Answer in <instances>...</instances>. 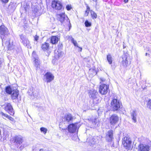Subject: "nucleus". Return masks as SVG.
Masks as SVG:
<instances>
[{"label": "nucleus", "instance_id": "nucleus-14", "mask_svg": "<svg viewBox=\"0 0 151 151\" xmlns=\"http://www.w3.org/2000/svg\"><path fill=\"white\" fill-rule=\"evenodd\" d=\"M73 118L72 115L70 114L65 115L64 117L63 118L62 121L65 122H68L72 121Z\"/></svg>", "mask_w": 151, "mask_h": 151}, {"label": "nucleus", "instance_id": "nucleus-51", "mask_svg": "<svg viewBox=\"0 0 151 151\" xmlns=\"http://www.w3.org/2000/svg\"><path fill=\"white\" fill-rule=\"evenodd\" d=\"M95 143H93V144H94Z\"/></svg>", "mask_w": 151, "mask_h": 151}, {"label": "nucleus", "instance_id": "nucleus-23", "mask_svg": "<svg viewBox=\"0 0 151 151\" xmlns=\"http://www.w3.org/2000/svg\"><path fill=\"white\" fill-rule=\"evenodd\" d=\"M49 46L48 43L45 42L42 45V48L44 50H47L48 49Z\"/></svg>", "mask_w": 151, "mask_h": 151}, {"label": "nucleus", "instance_id": "nucleus-25", "mask_svg": "<svg viewBox=\"0 0 151 151\" xmlns=\"http://www.w3.org/2000/svg\"><path fill=\"white\" fill-rule=\"evenodd\" d=\"M93 101L94 104H97L101 101V98L99 97H98L97 96L95 98L93 99Z\"/></svg>", "mask_w": 151, "mask_h": 151}, {"label": "nucleus", "instance_id": "nucleus-37", "mask_svg": "<svg viewBox=\"0 0 151 151\" xmlns=\"http://www.w3.org/2000/svg\"><path fill=\"white\" fill-rule=\"evenodd\" d=\"M7 118L9 119L10 120L12 121H13V119L12 117L11 116H9Z\"/></svg>", "mask_w": 151, "mask_h": 151}, {"label": "nucleus", "instance_id": "nucleus-20", "mask_svg": "<svg viewBox=\"0 0 151 151\" xmlns=\"http://www.w3.org/2000/svg\"><path fill=\"white\" fill-rule=\"evenodd\" d=\"M12 94L11 98L12 99H16L19 93L17 90H13L12 93L11 94Z\"/></svg>", "mask_w": 151, "mask_h": 151}, {"label": "nucleus", "instance_id": "nucleus-38", "mask_svg": "<svg viewBox=\"0 0 151 151\" xmlns=\"http://www.w3.org/2000/svg\"><path fill=\"white\" fill-rule=\"evenodd\" d=\"M100 79L101 80V81L103 82L104 81H105V79L103 77L100 78Z\"/></svg>", "mask_w": 151, "mask_h": 151}, {"label": "nucleus", "instance_id": "nucleus-4", "mask_svg": "<svg viewBox=\"0 0 151 151\" xmlns=\"http://www.w3.org/2000/svg\"><path fill=\"white\" fill-rule=\"evenodd\" d=\"M119 117L115 114L112 115L109 118V123L111 125L114 126L118 122Z\"/></svg>", "mask_w": 151, "mask_h": 151}, {"label": "nucleus", "instance_id": "nucleus-15", "mask_svg": "<svg viewBox=\"0 0 151 151\" xmlns=\"http://www.w3.org/2000/svg\"><path fill=\"white\" fill-rule=\"evenodd\" d=\"M88 94L89 97L93 99L97 96L98 92L96 90H92L89 91Z\"/></svg>", "mask_w": 151, "mask_h": 151}, {"label": "nucleus", "instance_id": "nucleus-29", "mask_svg": "<svg viewBox=\"0 0 151 151\" xmlns=\"http://www.w3.org/2000/svg\"><path fill=\"white\" fill-rule=\"evenodd\" d=\"M71 42L73 43L74 46H76L78 47H79L78 45V44L76 41V40H75L73 37H71Z\"/></svg>", "mask_w": 151, "mask_h": 151}, {"label": "nucleus", "instance_id": "nucleus-17", "mask_svg": "<svg viewBox=\"0 0 151 151\" xmlns=\"http://www.w3.org/2000/svg\"><path fill=\"white\" fill-rule=\"evenodd\" d=\"M14 142L18 145H20L23 142L22 137L20 136H18L15 137Z\"/></svg>", "mask_w": 151, "mask_h": 151}, {"label": "nucleus", "instance_id": "nucleus-1", "mask_svg": "<svg viewBox=\"0 0 151 151\" xmlns=\"http://www.w3.org/2000/svg\"><path fill=\"white\" fill-rule=\"evenodd\" d=\"M9 34L8 29L4 25H2L0 26V37L2 40V44H3L4 42L6 36Z\"/></svg>", "mask_w": 151, "mask_h": 151}, {"label": "nucleus", "instance_id": "nucleus-41", "mask_svg": "<svg viewBox=\"0 0 151 151\" xmlns=\"http://www.w3.org/2000/svg\"><path fill=\"white\" fill-rule=\"evenodd\" d=\"M128 0H124V2L125 3H127L128 2Z\"/></svg>", "mask_w": 151, "mask_h": 151}, {"label": "nucleus", "instance_id": "nucleus-21", "mask_svg": "<svg viewBox=\"0 0 151 151\" xmlns=\"http://www.w3.org/2000/svg\"><path fill=\"white\" fill-rule=\"evenodd\" d=\"M58 40V38L56 36H52L50 39L51 43L54 44L57 43Z\"/></svg>", "mask_w": 151, "mask_h": 151}, {"label": "nucleus", "instance_id": "nucleus-2", "mask_svg": "<svg viewBox=\"0 0 151 151\" xmlns=\"http://www.w3.org/2000/svg\"><path fill=\"white\" fill-rule=\"evenodd\" d=\"M123 143L126 149L131 150L133 148V145L132 144V141L130 138L129 137H125L123 139Z\"/></svg>", "mask_w": 151, "mask_h": 151}, {"label": "nucleus", "instance_id": "nucleus-49", "mask_svg": "<svg viewBox=\"0 0 151 151\" xmlns=\"http://www.w3.org/2000/svg\"><path fill=\"white\" fill-rule=\"evenodd\" d=\"M86 58H85V59H84V60H86Z\"/></svg>", "mask_w": 151, "mask_h": 151}, {"label": "nucleus", "instance_id": "nucleus-46", "mask_svg": "<svg viewBox=\"0 0 151 151\" xmlns=\"http://www.w3.org/2000/svg\"><path fill=\"white\" fill-rule=\"evenodd\" d=\"M147 53H146V54H145V55L146 56H147Z\"/></svg>", "mask_w": 151, "mask_h": 151}, {"label": "nucleus", "instance_id": "nucleus-44", "mask_svg": "<svg viewBox=\"0 0 151 151\" xmlns=\"http://www.w3.org/2000/svg\"><path fill=\"white\" fill-rule=\"evenodd\" d=\"M80 49V51H81L82 50V48L81 47H78Z\"/></svg>", "mask_w": 151, "mask_h": 151}, {"label": "nucleus", "instance_id": "nucleus-6", "mask_svg": "<svg viewBox=\"0 0 151 151\" xmlns=\"http://www.w3.org/2000/svg\"><path fill=\"white\" fill-rule=\"evenodd\" d=\"M21 41L23 45L28 48H31V46L30 42L28 39L24 35H20Z\"/></svg>", "mask_w": 151, "mask_h": 151}, {"label": "nucleus", "instance_id": "nucleus-24", "mask_svg": "<svg viewBox=\"0 0 151 151\" xmlns=\"http://www.w3.org/2000/svg\"><path fill=\"white\" fill-rule=\"evenodd\" d=\"M13 90L10 86H7L5 89L6 92L9 94H11L12 93Z\"/></svg>", "mask_w": 151, "mask_h": 151}, {"label": "nucleus", "instance_id": "nucleus-10", "mask_svg": "<svg viewBox=\"0 0 151 151\" xmlns=\"http://www.w3.org/2000/svg\"><path fill=\"white\" fill-rule=\"evenodd\" d=\"M52 6L56 10H60L62 8V5L59 1H53L52 2Z\"/></svg>", "mask_w": 151, "mask_h": 151}, {"label": "nucleus", "instance_id": "nucleus-43", "mask_svg": "<svg viewBox=\"0 0 151 151\" xmlns=\"http://www.w3.org/2000/svg\"><path fill=\"white\" fill-rule=\"evenodd\" d=\"M93 72H94V73H95L96 74H97V73L96 72V71L95 70L93 69Z\"/></svg>", "mask_w": 151, "mask_h": 151}, {"label": "nucleus", "instance_id": "nucleus-19", "mask_svg": "<svg viewBox=\"0 0 151 151\" xmlns=\"http://www.w3.org/2000/svg\"><path fill=\"white\" fill-rule=\"evenodd\" d=\"M131 117L132 120L134 122H137V112L135 111H133L131 113Z\"/></svg>", "mask_w": 151, "mask_h": 151}, {"label": "nucleus", "instance_id": "nucleus-7", "mask_svg": "<svg viewBox=\"0 0 151 151\" xmlns=\"http://www.w3.org/2000/svg\"><path fill=\"white\" fill-rule=\"evenodd\" d=\"M78 123H75L69 124L68 126V130L69 132L73 133L76 132L77 129L80 127Z\"/></svg>", "mask_w": 151, "mask_h": 151}, {"label": "nucleus", "instance_id": "nucleus-32", "mask_svg": "<svg viewBox=\"0 0 151 151\" xmlns=\"http://www.w3.org/2000/svg\"><path fill=\"white\" fill-rule=\"evenodd\" d=\"M85 24L86 27H89L91 25V24L90 22H88V20L86 21L85 22Z\"/></svg>", "mask_w": 151, "mask_h": 151}, {"label": "nucleus", "instance_id": "nucleus-34", "mask_svg": "<svg viewBox=\"0 0 151 151\" xmlns=\"http://www.w3.org/2000/svg\"><path fill=\"white\" fill-rule=\"evenodd\" d=\"M66 8L68 10H70L72 8L71 5H67L66 6Z\"/></svg>", "mask_w": 151, "mask_h": 151}, {"label": "nucleus", "instance_id": "nucleus-45", "mask_svg": "<svg viewBox=\"0 0 151 151\" xmlns=\"http://www.w3.org/2000/svg\"><path fill=\"white\" fill-rule=\"evenodd\" d=\"M35 53V52L34 51H33L32 53V55H33Z\"/></svg>", "mask_w": 151, "mask_h": 151}, {"label": "nucleus", "instance_id": "nucleus-12", "mask_svg": "<svg viewBox=\"0 0 151 151\" xmlns=\"http://www.w3.org/2000/svg\"><path fill=\"white\" fill-rule=\"evenodd\" d=\"M128 56V54L127 53L124 54L122 56V63L124 66L126 67L129 65L128 61L127 60V58Z\"/></svg>", "mask_w": 151, "mask_h": 151}, {"label": "nucleus", "instance_id": "nucleus-50", "mask_svg": "<svg viewBox=\"0 0 151 151\" xmlns=\"http://www.w3.org/2000/svg\"><path fill=\"white\" fill-rule=\"evenodd\" d=\"M89 70H90V71L91 70V69H90Z\"/></svg>", "mask_w": 151, "mask_h": 151}, {"label": "nucleus", "instance_id": "nucleus-18", "mask_svg": "<svg viewBox=\"0 0 151 151\" xmlns=\"http://www.w3.org/2000/svg\"><path fill=\"white\" fill-rule=\"evenodd\" d=\"M58 19L61 23H63L65 19V15L64 14H58L57 15Z\"/></svg>", "mask_w": 151, "mask_h": 151}, {"label": "nucleus", "instance_id": "nucleus-40", "mask_svg": "<svg viewBox=\"0 0 151 151\" xmlns=\"http://www.w3.org/2000/svg\"><path fill=\"white\" fill-rule=\"evenodd\" d=\"M39 151H48V150H47L46 149L44 150L43 149H40Z\"/></svg>", "mask_w": 151, "mask_h": 151}, {"label": "nucleus", "instance_id": "nucleus-31", "mask_svg": "<svg viewBox=\"0 0 151 151\" xmlns=\"http://www.w3.org/2000/svg\"><path fill=\"white\" fill-rule=\"evenodd\" d=\"M147 108L151 109V99H149L147 103Z\"/></svg>", "mask_w": 151, "mask_h": 151}, {"label": "nucleus", "instance_id": "nucleus-27", "mask_svg": "<svg viewBox=\"0 0 151 151\" xmlns=\"http://www.w3.org/2000/svg\"><path fill=\"white\" fill-rule=\"evenodd\" d=\"M90 13L91 15V17L93 19H96L97 17V15L93 11L91 10L90 11Z\"/></svg>", "mask_w": 151, "mask_h": 151}, {"label": "nucleus", "instance_id": "nucleus-28", "mask_svg": "<svg viewBox=\"0 0 151 151\" xmlns=\"http://www.w3.org/2000/svg\"><path fill=\"white\" fill-rule=\"evenodd\" d=\"M90 11V7L88 5H87L86 6V10L85 11V16H88Z\"/></svg>", "mask_w": 151, "mask_h": 151}, {"label": "nucleus", "instance_id": "nucleus-33", "mask_svg": "<svg viewBox=\"0 0 151 151\" xmlns=\"http://www.w3.org/2000/svg\"><path fill=\"white\" fill-rule=\"evenodd\" d=\"M40 129L41 132H43L44 134H45L47 132V130L46 128L44 127H41Z\"/></svg>", "mask_w": 151, "mask_h": 151}, {"label": "nucleus", "instance_id": "nucleus-42", "mask_svg": "<svg viewBox=\"0 0 151 151\" xmlns=\"http://www.w3.org/2000/svg\"><path fill=\"white\" fill-rule=\"evenodd\" d=\"M23 148V147H22V146H21L20 147H19V149H20V150H21Z\"/></svg>", "mask_w": 151, "mask_h": 151}, {"label": "nucleus", "instance_id": "nucleus-30", "mask_svg": "<svg viewBox=\"0 0 151 151\" xmlns=\"http://www.w3.org/2000/svg\"><path fill=\"white\" fill-rule=\"evenodd\" d=\"M0 115L3 116V118L4 119L6 118H7L9 116L6 114H4L3 112L1 111L0 112Z\"/></svg>", "mask_w": 151, "mask_h": 151}, {"label": "nucleus", "instance_id": "nucleus-39", "mask_svg": "<svg viewBox=\"0 0 151 151\" xmlns=\"http://www.w3.org/2000/svg\"><path fill=\"white\" fill-rule=\"evenodd\" d=\"M60 125H59V127H60V129L61 130V131H62L63 130H65L66 129V128H62L61 127H60Z\"/></svg>", "mask_w": 151, "mask_h": 151}, {"label": "nucleus", "instance_id": "nucleus-13", "mask_svg": "<svg viewBox=\"0 0 151 151\" xmlns=\"http://www.w3.org/2000/svg\"><path fill=\"white\" fill-rule=\"evenodd\" d=\"M2 45L3 46L6 47L9 50L13 49L14 48V46L10 43L9 40H7L6 42L5 41V39L4 40V42L3 45V44Z\"/></svg>", "mask_w": 151, "mask_h": 151}, {"label": "nucleus", "instance_id": "nucleus-35", "mask_svg": "<svg viewBox=\"0 0 151 151\" xmlns=\"http://www.w3.org/2000/svg\"><path fill=\"white\" fill-rule=\"evenodd\" d=\"M0 1L2 3L6 4L8 2L9 0H0Z\"/></svg>", "mask_w": 151, "mask_h": 151}, {"label": "nucleus", "instance_id": "nucleus-11", "mask_svg": "<svg viewBox=\"0 0 151 151\" xmlns=\"http://www.w3.org/2000/svg\"><path fill=\"white\" fill-rule=\"evenodd\" d=\"M138 147V151H149L150 150V146L147 145L140 144Z\"/></svg>", "mask_w": 151, "mask_h": 151}, {"label": "nucleus", "instance_id": "nucleus-3", "mask_svg": "<svg viewBox=\"0 0 151 151\" xmlns=\"http://www.w3.org/2000/svg\"><path fill=\"white\" fill-rule=\"evenodd\" d=\"M111 108L114 111L119 110L121 107V104L116 99H113L111 103Z\"/></svg>", "mask_w": 151, "mask_h": 151}, {"label": "nucleus", "instance_id": "nucleus-8", "mask_svg": "<svg viewBox=\"0 0 151 151\" xmlns=\"http://www.w3.org/2000/svg\"><path fill=\"white\" fill-rule=\"evenodd\" d=\"M109 91L108 86L105 84H101L99 88V92L102 95L106 94Z\"/></svg>", "mask_w": 151, "mask_h": 151}, {"label": "nucleus", "instance_id": "nucleus-9", "mask_svg": "<svg viewBox=\"0 0 151 151\" xmlns=\"http://www.w3.org/2000/svg\"><path fill=\"white\" fill-rule=\"evenodd\" d=\"M44 80L47 83H49L54 80V76L50 72H47L44 76Z\"/></svg>", "mask_w": 151, "mask_h": 151}, {"label": "nucleus", "instance_id": "nucleus-5", "mask_svg": "<svg viewBox=\"0 0 151 151\" xmlns=\"http://www.w3.org/2000/svg\"><path fill=\"white\" fill-rule=\"evenodd\" d=\"M3 108L7 113L10 115H13L14 114V110L12 106L10 103L6 104L4 106Z\"/></svg>", "mask_w": 151, "mask_h": 151}, {"label": "nucleus", "instance_id": "nucleus-16", "mask_svg": "<svg viewBox=\"0 0 151 151\" xmlns=\"http://www.w3.org/2000/svg\"><path fill=\"white\" fill-rule=\"evenodd\" d=\"M106 140L108 142L111 141L113 138V132L111 130L109 131L106 135Z\"/></svg>", "mask_w": 151, "mask_h": 151}, {"label": "nucleus", "instance_id": "nucleus-26", "mask_svg": "<svg viewBox=\"0 0 151 151\" xmlns=\"http://www.w3.org/2000/svg\"><path fill=\"white\" fill-rule=\"evenodd\" d=\"M107 59L109 64H111L112 63V58L111 55L108 54L107 55Z\"/></svg>", "mask_w": 151, "mask_h": 151}, {"label": "nucleus", "instance_id": "nucleus-36", "mask_svg": "<svg viewBox=\"0 0 151 151\" xmlns=\"http://www.w3.org/2000/svg\"><path fill=\"white\" fill-rule=\"evenodd\" d=\"M34 38H35V40L37 41L39 37L37 35H36L35 37Z\"/></svg>", "mask_w": 151, "mask_h": 151}, {"label": "nucleus", "instance_id": "nucleus-48", "mask_svg": "<svg viewBox=\"0 0 151 151\" xmlns=\"http://www.w3.org/2000/svg\"><path fill=\"white\" fill-rule=\"evenodd\" d=\"M123 47H124V48L125 46H123Z\"/></svg>", "mask_w": 151, "mask_h": 151}, {"label": "nucleus", "instance_id": "nucleus-47", "mask_svg": "<svg viewBox=\"0 0 151 151\" xmlns=\"http://www.w3.org/2000/svg\"><path fill=\"white\" fill-rule=\"evenodd\" d=\"M35 63H36V64H36V65H36V64H37V62H35Z\"/></svg>", "mask_w": 151, "mask_h": 151}, {"label": "nucleus", "instance_id": "nucleus-22", "mask_svg": "<svg viewBox=\"0 0 151 151\" xmlns=\"http://www.w3.org/2000/svg\"><path fill=\"white\" fill-rule=\"evenodd\" d=\"M63 53L61 52L58 51L56 53L55 55V58L56 60H58L60 58H62L63 56Z\"/></svg>", "mask_w": 151, "mask_h": 151}]
</instances>
